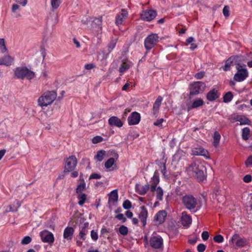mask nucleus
Segmentation results:
<instances>
[{"mask_svg":"<svg viewBox=\"0 0 252 252\" xmlns=\"http://www.w3.org/2000/svg\"><path fill=\"white\" fill-rule=\"evenodd\" d=\"M205 166L199 161H196L191 163L186 169L188 175L199 182L203 181L205 178Z\"/></svg>","mask_w":252,"mask_h":252,"instance_id":"f257e3e1","label":"nucleus"},{"mask_svg":"<svg viewBox=\"0 0 252 252\" xmlns=\"http://www.w3.org/2000/svg\"><path fill=\"white\" fill-rule=\"evenodd\" d=\"M57 94L54 91H46L38 99V105L41 107L51 104L57 98Z\"/></svg>","mask_w":252,"mask_h":252,"instance_id":"f03ea898","label":"nucleus"},{"mask_svg":"<svg viewBox=\"0 0 252 252\" xmlns=\"http://www.w3.org/2000/svg\"><path fill=\"white\" fill-rule=\"evenodd\" d=\"M14 77L17 79L31 80L35 76L34 72L26 66L16 67L14 70Z\"/></svg>","mask_w":252,"mask_h":252,"instance_id":"7ed1b4c3","label":"nucleus"},{"mask_svg":"<svg viewBox=\"0 0 252 252\" xmlns=\"http://www.w3.org/2000/svg\"><path fill=\"white\" fill-rule=\"evenodd\" d=\"M182 202L186 208L191 212H195L197 210V200L191 195H186L183 197Z\"/></svg>","mask_w":252,"mask_h":252,"instance_id":"20e7f679","label":"nucleus"},{"mask_svg":"<svg viewBox=\"0 0 252 252\" xmlns=\"http://www.w3.org/2000/svg\"><path fill=\"white\" fill-rule=\"evenodd\" d=\"M245 65H241L238 64L236 66V68L237 72L235 74L234 76V79L237 82H242L244 81L249 75V72L246 68L244 67Z\"/></svg>","mask_w":252,"mask_h":252,"instance_id":"39448f33","label":"nucleus"},{"mask_svg":"<svg viewBox=\"0 0 252 252\" xmlns=\"http://www.w3.org/2000/svg\"><path fill=\"white\" fill-rule=\"evenodd\" d=\"M159 41V36L157 33H151L144 40V46L147 50L152 49Z\"/></svg>","mask_w":252,"mask_h":252,"instance_id":"423d86ee","label":"nucleus"},{"mask_svg":"<svg viewBox=\"0 0 252 252\" xmlns=\"http://www.w3.org/2000/svg\"><path fill=\"white\" fill-rule=\"evenodd\" d=\"M77 164V160L74 156H71L65 159L64 172H69L73 171Z\"/></svg>","mask_w":252,"mask_h":252,"instance_id":"0eeeda50","label":"nucleus"},{"mask_svg":"<svg viewBox=\"0 0 252 252\" xmlns=\"http://www.w3.org/2000/svg\"><path fill=\"white\" fill-rule=\"evenodd\" d=\"M230 242L236 246L240 248L244 247L248 244L247 239L244 237H241L239 234L235 233L232 236Z\"/></svg>","mask_w":252,"mask_h":252,"instance_id":"6e6552de","label":"nucleus"},{"mask_svg":"<svg viewBox=\"0 0 252 252\" xmlns=\"http://www.w3.org/2000/svg\"><path fill=\"white\" fill-rule=\"evenodd\" d=\"M206 87V85L202 82H196L190 85V94L196 95L203 92Z\"/></svg>","mask_w":252,"mask_h":252,"instance_id":"1a4fd4ad","label":"nucleus"},{"mask_svg":"<svg viewBox=\"0 0 252 252\" xmlns=\"http://www.w3.org/2000/svg\"><path fill=\"white\" fill-rule=\"evenodd\" d=\"M151 247L155 249H159L163 247V239L160 236H153L150 240Z\"/></svg>","mask_w":252,"mask_h":252,"instance_id":"9d476101","label":"nucleus"},{"mask_svg":"<svg viewBox=\"0 0 252 252\" xmlns=\"http://www.w3.org/2000/svg\"><path fill=\"white\" fill-rule=\"evenodd\" d=\"M157 16L156 11L152 9L146 10L141 13L140 17L142 20L145 21H151Z\"/></svg>","mask_w":252,"mask_h":252,"instance_id":"9b49d317","label":"nucleus"},{"mask_svg":"<svg viewBox=\"0 0 252 252\" xmlns=\"http://www.w3.org/2000/svg\"><path fill=\"white\" fill-rule=\"evenodd\" d=\"M40 236L42 241L44 243L52 244L54 241V236L51 232L44 230L40 232Z\"/></svg>","mask_w":252,"mask_h":252,"instance_id":"f8f14e48","label":"nucleus"},{"mask_svg":"<svg viewBox=\"0 0 252 252\" xmlns=\"http://www.w3.org/2000/svg\"><path fill=\"white\" fill-rule=\"evenodd\" d=\"M238 56H232L229 58L225 63V65L223 67V70L225 71L229 70L231 66L237 65L240 64L238 63Z\"/></svg>","mask_w":252,"mask_h":252,"instance_id":"ddd939ff","label":"nucleus"},{"mask_svg":"<svg viewBox=\"0 0 252 252\" xmlns=\"http://www.w3.org/2000/svg\"><path fill=\"white\" fill-rule=\"evenodd\" d=\"M89 223L88 222H85L82 224L79 229V233L78 237L83 240H85L86 238V235L88 234L89 232Z\"/></svg>","mask_w":252,"mask_h":252,"instance_id":"4468645a","label":"nucleus"},{"mask_svg":"<svg viewBox=\"0 0 252 252\" xmlns=\"http://www.w3.org/2000/svg\"><path fill=\"white\" fill-rule=\"evenodd\" d=\"M140 115L136 112H132L128 117L127 121L129 125L138 124L140 121Z\"/></svg>","mask_w":252,"mask_h":252,"instance_id":"2eb2a0df","label":"nucleus"},{"mask_svg":"<svg viewBox=\"0 0 252 252\" xmlns=\"http://www.w3.org/2000/svg\"><path fill=\"white\" fill-rule=\"evenodd\" d=\"M166 213L165 211L162 210L158 211L154 217V221L157 225H159L163 223L166 217Z\"/></svg>","mask_w":252,"mask_h":252,"instance_id":"dca6fc26","label":"nucleus"},{"mask_svg":"<svg viewBox=\"0 0 252 252\" xmlns=\"http://www.w3.org/2000/svg\"><path fill=\"white\" fill-rule=\"evenodd\" d=\"M181 223L185 226H189L192 221L191 217L186 212H183L181 218Z\"/></svg>","mask_w":252,"mask_h":252,"instance_id":"f3484780","label":"nucleus"},{"mask_svg":"<svg viewBox=\"0 0 252 252\" xmlns=\"http://www.w3.org/2000/svg\"><path fill=\"white\" fill-rule=\"evenodd\" d=\"M140 210V212L139 214V218L142 222L143 225L144 226L146 224V220L148 217V211L144 206H141Z\"/></svg>","mask_w":252,"mask_h":252,"instance_id":"a211bd4d","label":"nucleus"},{"mask_svg":"<svg viewBox=\"0 0 252 252\" xmlns=\"http://www.w3.org/2000/svg\"><path fill=\"white\" fill-rule=\"evenodd\" d=\"M127 12L126 10L122 9L121 10V13L120 14L117 15L116 17V24L117 25L122 24L124 20L127 18Z\"/></svg>","mask_w":252,"mask_h":252,"instance_id":"6ab92c4d","label":"nucleus"},{"mask_svg":"<svg viewBox=\"0 0 252 252\" xmlns=\"http://www.w3.org/2000/svg\"><path fill=\"white\" fill-rule=\"evenodd\" d=\"M13 63L14 58L9 55L0 58V65L8 66L13 64Z\"/></svg>","mask_w":252,"mask_h":252,"instance_id":"aec40b11","label":"nucleus"},{"mask_svg":"<svg viewBox=\"0 0 252 252\" xmlns=\"http://www.w3.org/2000/svg\"><path fill=\"white\" fill-rule=\"evenodd\" d=\"M150 189V188L148 184H147L144 186L141 185L140 184H136L135 186V190L136 192L141 195L145 194Z\"/></svg>","mask_w":252,"mask_h":252,"instance_id":"412c9836","label":"nucleus"},{"mask_svg":"<svg viewBox=\"0 0 252 252\" xmlns=\"http://www.w3.org/2000/svg\"><path fill=\"white\" fill-rule=\"evenodd\" d=\"M108 124L111 126H115L118 127H121L123 125V123L117 117L112 116L108 120Z\"/></svg>","mask_w":252,"mask_h":252,"instance_id":"4be33fe9","label":"nucleus"},{"mask_svg":"<svg viewBox=\"0 0 252 252\" xmlns=\"http://www.w3.org/2000/svg\"><path fill=\"white\" fill-rule=\"evenodd\" d=\"M152 185L150 187V190L152 192H154L156 190V187L159 183V178L158 174L157 172H155L153 177L151 179Z\"/></svg>","mask_w":252,"mask_h":252,"instance_id":"5701e85b","label":"nucleus"},{"mask_svg":"<svg viewBox=\"0 0 252 252\" xmlns=\"http://www.w3.org/2000/svg\"><path fill=\"white\" fill-rule=\"evenodd\" d=\"M220 96V94L218 93V91L217 90L215 89H213L210 91L207 94L206 97L207 99L210 101H212L218 98H219Z\"/></svg>","mask_w":252,"mask_h":252,"instance_id":"b1692460","label":"nucleus"},{"mask_svg":"<svg viewBox=\"0 0 252 252\" xmlns=\"http://www.w3.org/2000/svg\"><path fill=\"white\" fill-rule=\"evenodd\" d=\"M74 230L72 227H66L63 232V238L67 240H71L72 238Z\"/></svg>","mask_w":252,"mask_h":252,"instance_id":"393cba45","label":"nucleus"},{"mask_svg":"<svg viewBox=\"0 0 252 252\" xmlns=\"http://www.w3.org/2000/svg\"><path fill=\"white\" fill-rule=\"evenodd\" d=\"M192 154L195 156H202L206 157L208 155V151L202 147L195 148L192 150Z\"/></svg>","mask_w":252,"mask_h":252,"instance_id":"a878e982","label":"nucleus"},{"mask_svg":"<svg viewBox=\"0 0 252 252\" xmlns=\"http://www.w3.org/2000/svg\"><path fill=\"white\" fill-rule=\"evenodd\" d=\"M132 65L133 63L127 60H124L119 68V71L121 73H123L128 70Z\"/></svg>","mask_w":252,"mask_h":252,"instance_id":"bb28decb","label":"nucleus"},{"mask_svg":"<svg viewBox=\"0 0 252 252\" xmlns=\"http://www.w3.org/2000/svg\"><path fill=\"white\" fill-rule=\"evenodd\" d=\"M109 200L108 203H110L111 202H116L118 200V190L117 189H114L109 194Z\"/></svg>","mask_w":252,"mask_h":252,"instance_id":"cd10ccee","label":"nucleus"},{"mask_svg":"<svg viewBox=\"0 0 252 252\" xmlns=\"http://www.w3.org/2000/svg\"><path fill=\"white\" fill-rule=\"evenodd\" d=\"M162 100V97L161 96H158L156 99L153 105V111L154 114H155L158 110L161 104Z\"/></svg>","mask_w":252,"mask_h":252,"instance_id":"c85d7f7f","label":"nucleus"},{"mask_svg":"<svg viewBox=\"0 0 252 252\" xmlns=\"http://www.w3.org/2000/svg\"><path fill=\"white\" fill-rule=\"evenodd\" d=\"M118 155L117 153H115L114 158H110L106 161V162L105 163V167L106 168H110L114 164L115 161L118 159Z\"/></svg>","mask_w":252,"mask_h":252,"instance_id":"c756f323","label":"nucleus"},{"mask_svg":"<svg viewBox=\"0 0 252 252\" xmlns=\"http://www.w3.org/2000/svg\"><path fill=\"white\" fill-rule=\"evenodd\" d=\"M80 183L77 186L76 192V193L81 192L82 191L86 189V183L83 179H82L81 175L80 176Z\"/></svg>","mask_w":252,"mask_h":252,"instance_id":"7c9ffc66","label":"nucleus"},{"mask_svg":"<svg viewBox=\"0 0 252 252\" xmlns=\"http://www.w3.org/2000/svg\"><path fill=\"white\" fill-rule=\"evenodd\" d=\"M102 16H100L97 18H94L93 21V26H98L100 31L102 30Z\"/></svg>","mask_w":252,"mask_h":252,"instance_id":"2f4dec72","label":"nucleus"},{"mask_svg":"<svg viewBox=\"0 0 252 252\" xmlns=\"http://www.w3.org/2000/svg\"><path fill=\"white\" fill-rule=\"evenodd\" d=\"M250 135V129L249 127H246L242 129V137L243 140H247Z\"/></svg>","mask_w":252,"mask_h":252,"instance_id":"473e14b6","label":"nucleus"},{"mask_svg":"<svg viewBox=\"0 0 252 252\" xmlns=\"http://www.w3.org/2000/svg\"><path fill=\"white\" fill-rule=\"evenodd\" d=\"M214 141H213V145L217 147L219 146L220 139V135L218 131H215L213 136Z\"/></svg>","mask_w":252,"mask_h":252,"instance_id":"72a5a7b5","label":"nucleus"},{"mask_svg":"<svg viewBox=\"0 0 252 252\" xmlns=\"http://www.w3.org/2000/svg\"><path fill=\"white\" fill-rule=\"evenodd\" d=\"M204 104V101L201 98H198L193 101L191 106V108H195L199 106H201L203 105Z\"/></svg>","mask_w":252,"mask_h":252,"instance_id":"f704fd0d","label":"nucleus"},{"mask_svg":"<svg viewBox=\"0 0 252 252\" xmlns=\"http://www.w3.org/2000/svg\"><path fill=\"white\" fill-rule=\"evenodd\" d=\"M240 125H250L251 121L244 116L239 115V120Z\"/></svg>","mask_w":252,"mask_h":252,"instance_id":"c9c22d12","label":"nucleus"},{"mask_svg":"<svg viewBox=\"0 0 252 252\" xmlns=\"http://www.w3.org/2000/svg\"><path fill=\"white\" fill-rule=\"evenodd\" d=\"M155 191L156 192L157 198L159 201H161L162 200V196L163 194L162 189L158 187V188L156 187V190Z\"/></svg>","mask_w":252,"mask_h":252,"instance_id":"e433bc0d","label":"nucleus"},{"mask_svg":"<svg viewBox=\"0 0 252 252\" xmlns=\"http://www.w3.org/2000/svg\"><path fill=\"white\" fill-rule=\"evenodd\" d=\"M77 198L79 199V201L78 202V204L80 206H82L85 202V201L87 198V196L85 193H80L78 195Z\"/></svg>","mask_w":252,"mask_h":252,"instance_id":"4c0bfd02","label":"nucleus"},{"mask_svg":"<svg viewBox=\"0 0 252 252\" xmlns=\"http://www.w3.org/2000/svg\"><path fill=\"white\" fill-rule=\"evenodd\" d=\"M20 9V6L18 4H13L12 6L11 10L12 13H13V17L15 18H18L21 16L20 14H18L16 13V11Z\"/></svg>","mask_w":252,"mask_h":252,"instance_id":"58836bf2","label":"nucleus"},{"mask_svg":"<svg viewBox=\"0 0 252 252\" xmlns=\"http://www.w3.org/2000/svg\"><path fill=\"white\" fill-rule=\"evenodd\" d=\"M50 1L52 10L57 9L61 3V0H50Z\"/></svg>","mask_w":252,"mask_h":252,"instance_id":"ea45409f","label":"nucleus"},{"mask_svg":"<svg viewBox=\"0 0 252 252\" xmlns=\"http://www.w3.org/2000/svg\"><path fill=\"white\" fill-rule=\"evenodd\" d=\"M105 154V151H99L97 152L96 155L95 156V158L99 161H101L104 158V155Z\"/></svg>","mask_w":252,"mask_h":252,"instance_id":"a19ab883","label":"nucleus"},{"mask_svg":"<svg viewBox=\"0 0 252 252\" xmlns=\"http://www.w3.org/2000/svg\"><path fill=\"white\" fill-rule=\"evenodd\" d=\"M117 42V39L115 38L112 39L110 43L108 44V52H111L113 49L115 48L116 44Z\"/></svg>","mask_w":252,"mask_h":252,"instance_id":"79ce46f5","label":"nucleus"},{"mask_svg":"<svg viewBox=\"0 0 252 252\" xmlns=\"http://www.w3.org/2000/svg\"><path fill=\"white\" fill-rule=\"evenodd\" d=\"M233 98V94L231 92L227 93L223 96V101L225 103L230 102Z\"/></svg>","mask_w":252,"mask_h":252,"instance_id":"37998d69","label":"nucleus"},{"mask_svg":"<svg viewBox=\"0 0 252 252\" xmlns=\"http://www.w3.org/2000/svg\"><path fill=\"white\" fill-rule=\"evenodd\" d=\"M7 51L4 39H0V52L2 53H5Z\"/></svg>","mask_w":252,"mask_h":252,"instance_id":"c03bdc74","label":"nucleus"},{"mask_svg":"<svg viewBox=\"0 0 252 252\" xmlns=\"http://www.w3.org/2000/svg\"><path fill=\"white\" fill-rule=\"evenodd\" d=\"M119 232L123 235H126L128 233V228L125 225H122L119 227Z\"/></svg>","mask_w":252,"mask_h":252,"instance_id":"a18cd8bd","label":"nucleus"},{"mask_svg":"<svg viewBox=\"0 0 252 252\" xmlns=\"http://www.w3.org/2000/svg\"><path fill=\"white\" fill-rule=\"evenodd\" d=\"M245 164L247 167H252V155L248 157L245 162Z\"/></svg>","mask_w":252,"mask_h":252,"instance_id":"49530a36","label":"nucleus"},{"mask_svg":"<svg viewBox=\"0 0 252 252\" xmlns=\"http://www.w3.org/2000/svg\"><path fill=\"white\" fill-rule=\"evenodd\" d=\"M214 240L217 243H221L223 242L224 238L221 235L219 234L214 237Z\"/></svg>","mask_w":252,"mask_h":252,"instance_id":"de8ad7c7","label":"nucleus"},{"mask_svg":"<svg viewBox=\"0 0 252 252\" xmlns=\"http://www.w3.org/2000/svg\"><path fill=\"white\" fill-rule=\"evenodd\" d=\"M103 138L100 136H96L92 139V142L96 144L103 141Z\"/></svg>","mask_w":252,"mask_h":252,"instance_id":"09e8293b","label":"nucleus"},{"mask_svg":"<svg viewBox=\"0 0 252 252\" xmlns=\"http://www.w3.org/2000/svg\"><path fill=\"white\" fill-rule=\"evenodd\" d=\"M123 206L125 209H129L131 207V203L129 200H126L124 202Z\"/></svg>","mask_w":252,"mask_h":252,"instance_id":"8fccbe9b","label":"nucleus"},{"mask_svg":"<svg viewBox=\"0 0 252 252\" xmlns=\"http://www.w3.org/2000/svg\"><path fill=\"white\" fill-rule=\"evenodd\" d=\"M91 237L92 240L96 241L98 239V234L96 231L93 230L91 232Z\"/></svg>","mask_w":252,"mask_h":252,"instance_id":"3c124183","label":"nucleus"},{"mask_svg":"<svg viewBox=\"0 0 252 252\" xmlns=\"http://www.w3.org/2000/svg\"><path fill=\"white\" fill-rule=\"evenodd\" d=\"M32 241V238L30 236L25 237L21 241V243L24 245L29 244Z\"/></svg>","mask_w":252,"mask_h":252,"instance_id":"603ef678","label":"nucleus"},{"mask_svg":"<svg viewBox=\"0 0 252 252\" xmlns=\"http://www.w3.org/2000/svg\"><path fill=\"white\" fill-rule=\"evenodd\" d=\"M230 122L232 123L235 122H239V115H233L231 116L230 118Z\"/></svg>","mask_w":252,"mask_h":252,"instance_id":"864d4df0","label":"nucleus"},{"mask_svg":"<svg viewBox=\"0 0 252 252\" xmlns=\"http://www.w3.org/2000/svg\"><path fill=\"white\" fill-rule=\"evenodd\" d=\"M223 14L226 17L229 15V8L228 6H225L223 8Z\"/></svg>","mask_w":252,"mask_h":252,"instance_id":"5fc2aeb1","label":"nucleus"},{"mask_svg":"<svg viewBox=\"0 0 252 252\" xmlns=\"http://www.w3.org/2000/svg\"><path fill=\"white\" fill-rule=\"evenodd\" d=\"M206 249V246L203 244H200L197 246V251L198 252H203Z\"/></svg>","mask_w":252,"mask_h":252,"instance_id":"6e6d98bb","label":"nucleus"},{"mask_svg":"<svg viewBox=\"0 0 252 252\" xmlns=\"http://www.w3.org/2000/svg\"><path fill=\"white\" fill-rule=\"evenodd\" d=\"M116 218L119 220H122L123 222H126V218L124 217L123 214H119L117 215Z\"/></svg>","mask_w":252,"mask_h":252,"instance_id":"4d7b16f0","label":"nucleus"},{"mask_svg":"<svg viewBox=\"0 0 252 252\" xmlns=\"http://www.w3.org/2000/svg\"><path fill=\"white\" fill-rule=\"evenodd\" d=\"M101 178V175L97 173H93L89 177V179H98Z\"/></svg>","mask_w":252,"mask_h":252,"instance_id":"13d9d810","label":"nucleus"},{"mask_svg":"<svg viewBox=\"0 0 252 252\" xmlns=\"http://www.w3.org/2000/svg\"><path fill=\"white\" fill-rule=\"evenodd\" d=\"M209 236V234L208 232L203 231L202 233L201 237L203 240L206 241V240H208Z\"/></svg>","mask_w":252,"mask_h":252,"instance_id":"bf43d9fd","label":"nucleus"},{"mask_svg":"<svg viewBox=\"0 0 252 252\" xmlns=\"http://www.w3.org/2000/svg\"><path fill=\"white\" fill-rule=\"evenodd\" d=\"M164 121L163 119H159L157 120L155 122H154V125L158 126H161V124L162 122Z\"/></svg>","mask_w":252,"mask_h":252,"instance_id":"052dcab7","label":"nucleus"},{"mask_svg":"<svg viewBox=\"0 0 252 252\" xmlns=\"http://www.w3.org/2000/svg\"><path fill=\"white\" fill-rule=\"evenodd\" d=\"M204 76V72H199L195 74V78L197 79H200L202 78Z\"/></svg>","mask_w":252,"mask_h":252,"instance_id":"680f3d73","label":"nucleus"},{"mask_svg":"<svg viewBox=\"0 0 252 252\" xmlns=\"http://www.w3.org/2000/svg\"><path fill=\"white\" fill-rule=\"evenodd\" d=\"M252 176L250 175H247L244 176L243 180L246 183H249L252 181Z\"/></svg>","mask_w":252,"mask_h":252,"instance_id":"e2e57ef3","label":"nucleus"},{"mask_svg":"<svg viewBox=\"0 0 252 252\" xmlns=\"http://www.w3.org/2000/svg\"><path fill=\"white\" fill-rule=\"evenodd\" d=\"M53 25H55L58 24L59 22V16L57 14L54 16L53 18L52 19Z\"/></svg>","mask_w":252,"mask_h":252,"instance_id":"0e129e2a","label":"nucleus"},{"mask_svg":"<svg viewBox=\"0 0 252 252\" xmlns=\"http://www.w3.org/2000/svg\"><path fill=\"white\" fill-rule=\"evenodd\" d=\"M247 105L245 104H240L239 105H238L237 107V110H243L244 109H246L247 108Z\"/></svg>","mask_w":252,"mask_h":252,"instance_id":"69168bd1","label":"nucleus"},{"mask_svg":"<svg viewBox=\"0 0 252 252\" xmlns=\"http://www.w3.org/2000/svg\"><path fill=\"white\" fill-rule=\"evenodd\" d=\"M94 67V65L92 63L87 64L85 65L86 69L90 70Z\"/></svg>","mask_w":252,"mask_h":252,"instance_id":"338daca9","label":"nucleus"},{"mask_svg":"<svg viewBox=\"0 0 252 252\" xmlns=\"http://www.w3.org/2000/svg\"><path fill=\"white\" fill-rule=\"evenodd\" d=\"M126 215L127 218H131L133 216V213L130 211H127L126 212Z\"/></svg>","mask_w":252,"mask_h":252,"instance_id":"774afa93","label":"nucleus"}]
</instances>
